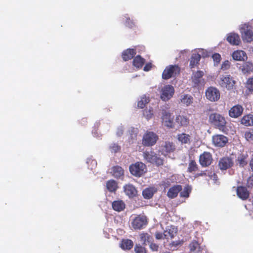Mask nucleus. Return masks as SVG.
I'll use <instances>...</instances> for the list:
<instances>
[{
  "mask_svg": "<svg viewBox=\"0 0 253 253\" xmlns=\"http://www.w3.org/2000/svg\"><path fill=\"white\" fill-rule=\"evenodd\" d=\"M209 122L220 131L223 132L226 131L227 122L225 118L221 115L216 113H211L209 116Z\"/></svg>",
  "mask_w": 253,
  "mask_h": 253,
  "instance_id": "obj_1",
  "label": "nucleus"
},
{
  "mask_svg": "<svg viewBox=\"0 0 253 253\" xmlns=\"http://www.w3.org/2000/svg\"><path fill=\"white\" fill-rule=\"evenodd\" d=\"M129 170L132 175L140 177L146 172L147 167L142 162H137L129 166Z\"/></svg>",
  "mask_w": 253,
  "mask_h": 253,
  "instance_id": "obj_2",
  "label": "nucleus"
},
{
  "mask_svg": "<svg viewBox=\"0 0 253 253\" xmlns=\"http://www.w3.org/2000/svg\"><path fill=\"white\" fill-rule=\"evenodd\" d=\"M158 138L156 133L147 131L143 136L142 143L145 146H152L156 143Z\"/></svg>",
  "mask_w": 253,
  "mask_h": 253,
  "instance_id": "obj_3",
  "label": "nucleus"
},
{
  "mask_svg": "<svg viewBox=\"0 0 253 253\" xmlns=\"http://www.w3.org/2000/svg\"><path fill=\"white\" fill-rule=\"evenodd\" d=\"M180 69L177 65H169L167 67L162 73V78L168 80L180 73Z\"/></svg>",
  "mask_w": 253,
  "mask_h": 253,
  "instance_id": "obj_4",
  "label": "nucleus"
},
{
  "mask_svg": "<svg viewBox=\"0 0 253 253\" xmlns=\"http://www.w3.org/2000/svg\"><path fill=\"white\" fill-rule=\"evenodd\" d=\"M143 157L148 162L152 164H155L157 166H162L163 165L164 160L162 158L158 157L156 154L154 152H150L145 151L143 154Z\"/></svg>",
  "mask_w": 253,
  "mask_h": 253,
  "instance_id": "obj_5",
  "label": "nucleus"
},
{
  "mask_svg": "<svg viewBox=\"0 0 253 253\" xmlns=\"http://www.w3.org/2000/svg\"><path fill=\"white\" fill-rule=\"evenodd\" d=\"M240 32L244 41L250 42L253 41V28L248 24H244L240 29Z\"/></svg>",
  "mask_w": 253,
  "mask_h": 253,
  "instance_id": "obj_6",
  "label": "nucleus"
},
{
  "mask_svg": "<svg viewBox=\"0 0 253 253\" xmlns=\"http://www.w3.org/2000/svg\"><path fill=\"white\" fill-rule=\"evenodd\" d=\"M213 159L212 154L207 151H204L199 157V163L203 168H207L213 163Z\"/></svg>",
  "mask_w": 253,
  "mask_h": 253,
  "instance_id": "obj_7",
  "label": "nucleus"
},
{
  "mask_svg": "<svg viewBox=\"0 0 253 253\" xmlns=\"http://www.w3.org/2000/svg\"><path fill=\"white\" fill-rule=\"evenodd\" d=\"M219 84L221 86L228 90H231L235 86L236 82L230 75H225L220 78Z\"/></svg>",
  "mask_w": 253,
  "mask_h": 253,
  "instance_id": "obj_8",
  "label": "nucleus"
},
{
  "mask_svg": "<svg viewBox=\"0 0 253 253\" xmlns=\"http://www.w3.org/2000/svg\"><path fill=\"white\" fill-rule=\"evenodd\" d=\"M148 223L146 216L139 215L136 216L131 222L132 227L135 230H140Z\"/></svg>",
  "mask_w": 253,
  "mask_h": 253,
  "instance_id": "obj_9",
  "label": "nucleus"
},
{
  "mask_svg": "<svg viewBox=\"0 0 253 253\" xmlns=\"http://www.w3.org/2000/svg\"><path fill=\"white\" fill-rule=\"evenodd\" d=\"M206 96L210 101L215 102L219 99L220 93L217 88L215 87L210 86L206 91Z\"/></svg>",
  "mask_w": 253,
  "mask_h": 253,
  "instance_id": "obj_10",
  "label": "nucleus"
},
{
  "mask_svg": "<svg viewBox=\"0 0 253 253\" xmlns=\"http://www.w3.org/2000/svg\"><path fill=\"white\" fill-rule=\"evenodd\" d=\"M228 142V137L224 135L215 134L212 136V142L215 147H223L226 146Z\"/></svg>",
  "mask_w": 253,
  "mask_h": 253,
  "instance_id": "obj_11",
  "label": "nucleus"
},
{
  "mask_svg": "<svg viewBox=\"0 0 253 253\" xmlns=\"http://www.w3.org/2000/svg\"><path fill=\"white\" fill-rule=\"evenodd\" d=\"M174 92L173 87L171 85H166L162 89L161 98L163 100L167 101L173 95Z\"/></svg>",
  "mask_w": 253,
  "mask_h": 253,
  "instance_id": "obj_12",
  "label": "nucleus"
},
{
  "mask_svg": "<svg viewBox=\"0 0 253 253\" xmlns=\"http://www.w3.org/2000/svg\"><path fill=\"white\" fill-rule=\"evenodd\" d=\"M232 159L228 157H223L218 162V167L221 170H226L233 166Z\"/></svg>",
  "mask_w": 253,
  "mask_h": 253,
  "instance_id": "obj_13",
  "label": "nucleus"
},
{
  "mask_svg": "<svg viewBox=\"0 0 253 253\" xmlns=\"http://www.w3.org/2000/svg\"><path fill=\"white\" fill-rule=\"evenodd\" d=\"M243 111L244 108L242 105H234L229 110V116L233 118H237L242 115Z\"/></svg>",
  "mask_w": 253,
  "mask_h": 253,
  "instance_id": "obj_14",
  "label": "nucleus"
},
{
  "mask_svg": "<svg viewBox=\"0 0 253 253\" xmlns=\"http://www.w3.org/2000/svg\"><path fill=\"white\" fill-rule=\"evenodd\" d=\"M236 192L238 197L243 200H246L249 197L250 192L245 186H238L236 189Z\"/></svg>",
  "mask_w": 253,
  "mask_h": 253,
  "instance_id": "obj_15",
  "label": "nucleus"
},
{
  "mask_svg": "<svg viewBox=\"0 0 253 253\" xmlns=\"http://www.w3.org/2000/svg\"><path fill=\"white\" fill-rule=\"evenodd\" d=\"M124 190L125 194L129 198H133L137 195V191L135 187L131 184L124 185Z\"/></svg>",
  "mask_w": 253,
  "mask_h": 253,
  "instance_id": "obj_16",
  "label": "nucleus"
},
{
  "mask_svg": "<svg viewBox=\"0 0 253 253\" xmlns=\"http://www.w3.org/2000/svg\"><path fill=\"white\" fill-rule=\"evenodd\" d=\"M162 119L164 125L169 127H173V119L171 118V114L169 112L165 111L163 113Z\"/></svg>",
  "mask_w": 253,
  "mask_h": 253,
  "instance_id": "obj_17",
  "label": "nucleus"
},
{
  "mask_svg": "<svg viewBox=\"0 0 253 253\" xmlns=\"http://www.w3.org/2000/svg\"><path fill=\"white\" fill-rule=\"evenodd\" d=\"M111 173L116 178L122 179L124 176V170L119 166H115L111 168Z\"/></svg>",
  "mask_w": 253,
  "mask_h": 253,
  "instance_id": "obj_18",
  "label": "nucleus"
},
{
  "mask_svg": "<svg viewBox=\"0 0 253 253\" xmlns=\"http://www.w3.org/2000/svg\"><path fill=\"white\" fill-rule=\"evenodd\" d=\"M182 186L180 185H175L169 188L167 192V196L171 199L176 197L178 193L182 190Z\"/></svg>",
  "mask_w": 253,
  "mask_h": 253,
  "instance_id": "obj_19",
  "label": "nucleus"
},
{
  "mask_svg": "<svg viewBox=\"0 0 253 253\" xmlns=\"http://www.w3.org/2000/svg\"><path fill=\"white\" fill-rule=\"evenodd\" d=\"M136 54V50L134 48H128L122 52V56L125 61L131 59Z\"/></svg>",
  "mask_w": 253,
  "mask_h": 253,
  "instance_id": "obj_20",
  "label": "nucleus"
},
{
  "mask_svg": "<svg viewBox=\"0 0 253 253\" xmlns=\"http://www.w3.org/2000/svg\"><path fill=\"white\" fill-rule=\"evenodd\" d=\"M204 75V73L202 71H197L192 74L191 80L195 86L199 85Z\"/></svg>",
  "mask_w": 253,
  "mask_h": 253,
  "instance_id": "obj_21",
  "label": "nucleus"
},
{
  "mask_svg": "<svg viewBox=\"0 0 253 253\" xmlns=\"http://www.w3.org/2000/svg\"><path fill=\"white\" fill-rule=\"evenodd\" d=\"M233 59L236 61H245L247 59L246 53L243 50H237L232 54Z\"/></svg>",
  "mask_w": 253,
  "mask_h": 253,
  "instance_id": "obj_22",
  "label": "nucleus"
},
{
  "mask_svg": "<svg viewBox=\"0 0 253 253\" xmlns=\"http://www.w3.org/2000/svg\"><path fill=\"white\" fill-rule=\"evenodd\" d=\"M201 58V55L198 53H193L190 59V68L193 69L197 66L199 64Z\"/></svg>",
  "mask_w": 253,
  "mask_h": 253,
  "instance_id": "obj_23",
  "label": "nucleus"
},
{
  "mask_svg": "<svg viewBox=\"0 0 253 253\" xmlns=\"http://www.w3.org/2000/svg\"><path fill=\"white\" fill-rule=\"evenodd\" d=\"M248 155L247 153H241L238 155L236 162L237 165H239L240 167L244 168L248 164Z\"/></svg>",
  "mask_w": 253,
  "mask_h": 253,
  "instance_id": "obj_24",
  "label": "nucleus"
},
{
  "mask_svg": "<svg viewBox=\"0 0 253 253\" xmlns=\"http://www.w3.org/2000/svg\"><path fill=\"white\" fill-rule=\"evenodd\" d=\"M157 191V189L153 187L146 188L143 190L142 195L145 199H150L153 197Z\"/></svg>",
  "mask_w": 253,
  "mask_h": 253,
  "instance_id": "obj_25",
  "label": "nucleus"
},
{
  "mask_svg": "<svg viewBox=\"0 0 253 253\" xmlns=\"http://www.w3.org/2000/svg\"><path fill=\"white\" fill-rule=\"evenodd\" d=\"M240 69L244 74H250L253 72V63L249 61L245 62L240 66Z\"/></svg>",
  "mask_w": 253,
  "mask_h": 253,
  "instance_id": "obj_26",
  "label": "nucleus"
},
{
  "mask_svg": "<svg viewBox=\"0 0 253 253\" xmlns=\"http://www.w3.org/2000/svg\"><path fill=\"white\" fill-rule=\"evenodd\" d=\"M177 138L181 144H190L191 142V136L185 133L178 134Z\"/></svg>",
  "mask_w": 253,
  "mask_h": 253,
  "instance_id": "obj_27",
  "label": "nucleus"
},
{
  "mask_svg": "<svg viewBox=\"0 0 253 253\" xmlns=\"http://www.w3.org/2000/svg\"><path fill=\"white\" fill-rule=\"evenodd\" d=\"M241 124L247 126H253V115H244L241 120Z\"/></svg>",
  "mask_w": 253,
  "mask_h": 253,
  "instance_id": "obj_28",
  "label": "nucleus"
},
{
  "mask_svg": "<svg viewBox=\"0 0 253 253\" xmlns=\"http://www.w3.org/2000/svg\"><path fill=\"white\" fill-rule=\"evenodd\" d=\"M140 241L142 242V244L144 246L147 244H149L153 241V238L152 236L149 234L148 233L143 232L139 234Z\"/></svg>",
  "mask_w": 253,
  "mask_h": 253,
  "instance_id": "obj_29",
  "label": "nucleus"
},
{
  "mask_svg": "<svg viewBox=\"0 0 253 253\" xmlns=\"http://www.w3.org/2000/svg\"><path fill=\"white\" fill-rule=\"evenodd\" d=\"M227 41L233 45H239L241 42L239 36L235 33L230 34L227 38Z\"/></svg>",
  "mask_w": 253,
  "mask_h": 253,
  "instance_id": "obj_30",
  "label": "nucleus"
},
{
  "mask_svg": "<svg viewBox=\"0 0 253 253\" xmlns=\"http://www.w3.org/2000/svg\"><path fill=\"white\" fill-rule=\"evenodd\" d=\"M145 60L140 55L135 56L132 62L133 65L137 69H141L145 64Z\"/></svg>",
  "mask_w": 253,
  "mask_h": 253,
  "instance_id": "obj_31",
  "label": "nucleus"
},
{
  "mask_svg": "<svg viewBox=\"0 0 253 253\" xmlns=\"http://www.w3.org/2000/svg\"><path fill=\"white\" fill-rule=\"evenodd\" d=\"M112 208L117 211H123L125 209V204L122 200L115 201L112 204Z\"/></svg>",
  "mask_w": 253,
  "mask_h": 253,
  "instance_id": "obj_32",
  "label": "nucleus"
},
{
  "mask_svg": "<svg viewBox=\"0 0 253 253\" xmlns=\"http://www.w3.org/2000/svg\"><path fill=\"white\" fill-rule=\"evenodd\" d=\"M199 170V166L194 160H190L187 171L189 173H193Z\"/></svg>",
  "mask_w": 253,
  "mask_h": 253,
  "instance_id": "obj_33",
  "label": "nucleus"
},
{
  "mask_svg": "<svg viewBox=\"0 0 253 253\" xmlns=\"http://www.w3.org/2000/svg\"><path fill=\"white\" fill-rule=\"evenodd\" d=\"M106 187L109 192H115L118 188V183L115 180H109L106 182Z\"/></svg>",
  "mask_w": 253,
  "mask_h": 253,
  "instance_id": "obj_34",
  "label": "nucleus"
},
{
  "mask_svg": "<svg viewBox=\"0 0 253 253\" xmlns=\"http://www.w3.org/2000/svg\"><path fill=\"white\" fill-rule=\"evenodd\" d=\"M133 242L129 239H123L120 244V247L124 250H129L132 248Z\"/></svg>",
  "mask_w": 253,
  "mask_h": 253,
  "instance_id": "obj_35",
  "label": "nucleus"
},
{
  "mask_svg": "<svg viewBox=\"0 0 253 253\" xmlns=\"http://www.w3.org/2000/svg\"><path fill=\"white\" fill-rule=\"evenodd\" d=\"M175 149V145L173 143L167 141L165 142V145L163 146V151L167 153H170L173 152Z\"/></svg>",
  "mask_w": 253,
  "mask_h": 253,
  "instance_id": "obj_36",
  "label": "nucleus"
},
{
  "mask_svg": "<svg viewBox=\"0 0 253 253\" xmlns=\"http://www.w3.org/2000/svg\"><path fill=\"white\" fill-rule=\"evenodd\" d=\"M176 122L181 126H187L189 121L186 117L178 115L176 118Z\"/></svg>",
  "mask_w": 253,
  "mask_h": 253,
  "instance_id": "obj_37",
  "label": "nucleus"
},
{
  "mask_svg": "<svg viewBox=\"0 0 253 253\" xmlns=\"http://www.w3.org/2000/svg\"><path fill=\"white\" fill-rule=\"evenodd\" d=\"M181 102L186 105L187 106H189L192 103L193 98V97L188 94H184L181 95Z\"/></svg>",
  "mask_w": 253,
  "mask_h": 253,
  "instance_id": "obj_38",
  "label": "nucleus"
},
{
  "mask_svg": "<svg viewBox=\"0 0 253 253\" xmlns=\"http://www.w3.org/2000/svg\"><path fill=\"white\" fill-rule=\"evenodd\" d=\"M189 248L190 251L191 252H194L195 253H198L200 251V245L196 241H192L189 244Z\"/></svg>",
  "mask_w": 253,
  "mask_h": 253,
  "instance_id": "obj_39",
  "label": "nucleus"
},
{
  "mask_svg": "<svg viewBox=\"0 0 253 253\" xmlns=\"http://www.w3.org/2000/svg\"><path fill=\"white\" fill-rule=\"evenodd\" d=\"M191 187L189 185L185 186L183 190L180 193V196L181 197L188 198L191 192Z\"/></svg>",
  "mask_w": 253,
  "mask_h": 253,
  "instance_id": "obj_40",
  "label": "nucleus"
},
{
  "mask_svg": "<svg viewBox=\"0 0 253 253\" xmlns=\"http://www.w3.org/2000/svg\"><path fill=\"white\" fill-rule=\"evenodd\" d=\"M149 102V97H147L145 95L142 96L140 100L138 101L137 106L140 108L143 109L145 107L146 104Z\"/></svg>",
  "mask_w": 253,
  "mask_h": 253,
  "instance_id": "obj_41",
  "label": "nucleus"
},
{
  "mask_svg": "<svg viewBox=\"0 0 253 253\" xmlns=\"http://www.w3.org/2000/svg\"><path fill=\"white\" fill-rule=\"evenodd\" d=\"M244 137L248 141H253V128H251L244 132Z\"/></svg>",
  "mask_w": 253,
  "mask_h": 253,
  "instance_id": "obj_42",
  "label": "nucleus"
},
{
  "mask_svg": "<svg viewBox=\"0 0 253 253\" xmlns=\"http://www.w3.org/2000/svg\"><path fill=\"white\" fill-rule=\"evenodd\" d=\"M245 86L249 92H253V77L250 78L247 80Z\"/></svg>",
  "mask_w": 253,
  "mask_h": 253,
  "instance_id": "obj_43",
  "label": "nucleus"
},
{
  "mask_svg": "<svg viewBox=\"0 0 253 253\" xmlns=\"http://www.w3.org/2000/svg\"><path fill=\"white\" fill-rule=\"evenodd\" d=\"M134 251L136 253H146V249L140 245H136L134 247Z\"/></svg>",
  "mask_w": 253,
  "mask_h": 253,
  "instance_id": "obj_44",
  "label": "nucleus"
},
{
  "mask_svg": "<svg viewBox=\"0 0 253 253\" xmlns=\"http://www.w3.org/2000/svg\"><path fill=\"white\" fill-rule=\"evenodd\" d=\"M110 149L112 152L116 153L121 149V147L117 144L114 143L110 146Z\"/></svg>",
  "mask_w": 253,
  "mask_h": 253,
  "instance_id": "obj_45",
  "label": "nucleus"
},
{
  "mask_svg": "<svg viewBox=\"0 0 253 253\" xmlns=\"http://www.w3.org/2000/svg\"><path fill=\"white\" fill-rule=\"evenodd\" d=\"M246 185L249 188H253V173L248 177Z\"/></svg>",
  "mask_w": 253,
  "mask_h": 253,
  "instance_id": "obj_46",
  "label": "nucleus"
},
{
  "mask_svg": "<svg viewBox=\"0 0 253 253\" xmlns=\"http://www.w3.org/2000/svg\"><path fill=\"white\" fill-rule=\"evenodd\" d=\"M125 25L129 28H132L135 26L133 21L132 20H131L129 18V17L126 18Z\"/></svg>",
  "mask_w": 253,
  "mask_h": 253,
  "instance_id": "obj_47",
  "label": "nucleus"
},
{
  "mask_svg": "<svg viewBox=\"0 0 253 253\" xmlns=\"http://www.w3.org/2000/svg\"><path fill=\"white\" fill-rule=\"evenodd\" d=\"M212 58L216 64L219 63L221 59L220 55L217 53L213 54L212 56Z\"/></svg>",
  "mask_w": 253,
  "mask_h": 253,
  "instance_id": "obj_48",
  "label": "nucleus"
},
{
  "mask_svg": "<svg viewBox=\"0 0 253 253\" xmlns=\"http://www.w3.org/2000/svg\"><path fill=\"white\" fill-rule=\"evenodd\" d=\"M230 67V63L228 60L223 62L221 65V69L223 70H226L229 69Z\"/></svg>",
  "mask_w": 253,
  "mask_h": 253,
  "instance_id": "obj_49",
  "label": "nucleus"
},
{
  "mask_svg": "<svg viewBox=\"0 0 253 253\" xmlns=\"http://www.w3.org/2000/svg\"><path fill=\"white\" fill-rule=\"evenodd\" d=\"M207 170H202L200 172H197L195 175V177L198 178L201 176H207Z\"/></svg>",
  "mask_w": 253,
  "mask_h": 253,
  "instance_id": "obj_50",
  "label": "nucleus"
},
{
  "mask_svg": "<svg viewBox=\"0 0 253 253\" xmlns=\"http://www.w3.org/2000/svg\"><path fill=\"white\" fill-rule=\"evenodd\" d=\"M129 132L131 135V139H136L137 136V133L135 132L134 128H132L130 130H129Z\"/></svg>",
  "mask_w": 253,
  "mask_h": 253,
  "instance_id": "obj_51",
  "label": "nucleus"
},
{
  "mask_svg": "<svg viewBox=\"0 0 253 253\" xmlns=\"http://www.w3.org/2000/svg\"><path fill=\"white\" fill-rule=\"evenodd\" d=\"M150 244V248L153 251H157L158 250L159 246L155 243H153L152 242Z\"/></svg>",
  "mask_w": 253,
  "mask_h": 253,
  "instance_id": "obj_52",
  "label": "nucleus"
},
{
  "mask_svg": "<svg viewBox=\"0 0 253 253\" xmlns=\"http://www.w3.org/2000/svg\"><path fill=\"white\" fill-rule=\"evenodd\" d=\"M164 236H166L164 233L157 232L155 233V237L158 240H160L163 238Z\"/></svg>",
  "mask_w": 253,
  "mask_h": 253,
  "instance_id": "obj_53",
  "label": "nucleus"
},
{
  "mask_svg": "<svg viewBox=\"0 0 253 253\" xmlns=\"http://www.w3.org/2000/svg\"><path fill=\"white\" fill-rule=\"evenodd\" d=\"M152 66V65L151 63H148L144 67L143 70L146 72L149 71L151 69Z\"/></svg>",
  "mask_w": 253,
  "mask_h": 253,
  "instance_id": "obj_54",
  "label": "nucleus"
},
{
  "mask_svg": "<svg viewBox=\"0 0 253 253\" xmlns=\"http://www.w3.org/2000/svg\"><path fill=\"white\" fill-rule=\"evenodd\" d=\"M124 132V128L122 126H120L118 128L117 131V135L119 136H121Z\"/></svg>",
  "mask_w": 253,
  "mask_h": 253,
  "instance_id": "obj_55",
  "label": "nucleus"
},
{
  "mask_svg": "<svg viewBox=\"0 0 253 253\" xmlns=\"http://www.w3.org/2000/svg\"><path fill=\"white\" fill-rule=\"evenodd\" d=\"M249 165L252 170L253 171V157L250 160Z\"/></svg>",
  "mask_w": 253,
  "mask_h": 253,
  "instance_id": "obj_56",
  "label": "nucleus"
},
{
  "mask_svg": "<svg viewBox=\"0 0 253 253\" xmlns=\"http://www.w3.org/2000/svg\"><path fill=\"white\" fill-rule=\"evenodd\" d=\"M153 113H151L150 112V115H146L147 119H149L151 118L152 117V116H153Z\"/></svg>",
  "mask_w": 253,
  "mask_h": 253,
  "instance_id": "obj_57",
  "label": "nucleus"
},
{
  "mask_svg": "<svg viewBox=\"0 0 253 253\" xmlns=\"http://www.w3.org/2000/svg\"><path fill=\"white\" fill-rule=\"evenodd\" d=\"M213 176L214 179H216V178H217V175L215 173L213 174Z\"/></svg>",
  "mask_w": 253,
  "mask_h": 253,
  "instance_id": "obj_58",
  "label": "nucleus"
},
{
  "mask_svg": "<svg viewBox=\"0 0 253 253\" xmlns=\"http://www.w3.org/2000/svg\"><path fill=\"white\" fill-rule=\"evenodd\" d=\"M163 253H170V252H167Z\"/></svg>",
  "mask_w": 253,
  "mask_h": 253,
  "instance_id": "obj_59",
  "label": "nucleus"
}]
</instances>
